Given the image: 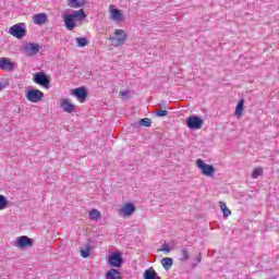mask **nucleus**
I'll return each instance as SVG.
<instances>
[{"label": "nucleus", "mask_w": 279, "mask_h": 279, "mask_svg": "<svg viewBox=\"0 0 279 279\" xmlns=\"http://www.w3.org/2000/svg\"><path fill=\"white\" fill-rule=\"evenodd\" d=\"M33 82L44 88H47V90L51 88V76L47 75L44 71L35 73L33 75Z\"/></svg>", "instance_id": "1"}, {"label": "nucleus", "mask_w": 279, "mask_h": 279, "mask_svg": "<svg viewBox=\"0 0 279 279\" xmlns=\"http://www.w3.org/2000/svg\"><path fill=\"white\" fill-rule=\"evenodd\" d=\"M9 34L13 36L14 38H17V40H23L25 36H27V29L25 23H17L10 27Z\"/></svg>", "instance_id": "2"}, {"label": "nucleus", "mask_w": 279, "mask_h": 279, "mask_svg": "<svg viewBox=\"0 0 279 279\" xmlns=\"http://www.w3.org/2000/svg\"><path fill=\"white\" fill-rule=\"evenodd\" d=\"M123 263H125L123 254L119 251L111 253L108 257V264L116 269L123 267Z\"/></svg>", "instance_id": "3"}, {"label": "nucleus", "mask_w": 279, "mask_h": 279, "mask_svg": "<svg viewBox=\"0 0 279 279\" xmlns=\"http://www.w3.org/2000/svg\"><path fill=\"white\" fill-rule=\"evenodd\" d=\"M114 36L110 37L109 40L114 45V47H121L125 45V40H128V34L123 29H116Z\"/></svg>", "instance_id": "4"}, {"label": "nucleus", "mask_w": 279, "mask_h": 279, "mask_svg": "<svg viewBox=\"0 0 279 279\" xmlns=\"http://www.w3.org/2000/svg\"><path fill=\"white\" fill-rule=\"evenodd\" d=\"M25 97L32 104H38V101H41L45 97V93H43L40 89L29 88L26 92Z\"/></svg>", "instance_id": "5"}, {"label": "nucleus", "mask_w": 279, "mask_h": 279, "mask_svg": "<svg viewBox=\"0 0 279 279\" xmlns=\"http://www.w3.org/2000/svg\"><path fill=\"white\" fill-rule=\"evenodd\" d=\"M15 247L19 250H29V247H34V239L22 235L16 239Z\"/></svg>", "instance_id": "6"}, {"label": "nucleus", "mask_w": 279, "mask_h": 279, "mask_svg": "<svg viewBox=\"0 0 279 279\" xmlns=\"http://www.w3.org/2000/svg\"><path fill=\"white\" fill-rule=\"evenodd\" d=\"M71 95L80 101V104H84L88 98V89L85 86L76 87L71 90Z\"/></svg>", "instance_id": "7"}, {"label": "nucleus", "mask_w": 279, "mask_h": 279, "mask_svg": "<svg viewBox=\"0 0 279 279\" xmlns=\"http://www.w3.org/2000/svg\"><path fill=\"white\" fill-rule=\"evenodd\" d=\"M186 125L190 130H202V125H204V120L199 116H190L186 119Z\"/></svg>", "instance_id": "8"}, {"label": "nucleus", "mask_w": 279, "mask_h": 279, "mask_svg": "<svg viewBox=\"0 0 279 279\" xmlns=\"http://www.w3.org/2000/svg\"><path fill=\"white\" fill-rule=\"evenodd\" d=\"M0 69L1 71H7V73H12V71L16 69V63L5 57H2L0 58Z\"/></svg>", "instance_id": "9"}, {"label": "nucleus", "mask_w": 279, "mask_h": 279, "mask_svg": "<svg viewBox=\"0 0 279 279\" xmlns=\"http://www.w3.org/2000/svg\"><path fill=\"white\" fill-rule=\"evenodd\" d=\"M40 49H43V46L36 43H28L24 46L26 56H36Z\"/></svg>", "instance_id": "10"}, {"label": "nucleus", "mask_w": 279, "mask_h": 279, "mask_svg": "<svg viewBox=\"0 0 279 279\" xmlns=\"http://www.w3.org/2000/svg\"><path fill=\"white\" fill-rule=\"evenodd\" d=\"M63 22L65 28L69 29V32H73L75 27H77V22L74 20L73 16H71V13H66L63 15Z\"/></svg>", "instance_id": "11"}, {"label": "nucleus", "mask_w": 279, "mask_h": 279, "mask_svg": "<svg viewBox=\"0 0 279 279\" xmlns=\"http://www.w3.org/2000/svg\"><path fill=\"white\" fill-rule=\"evenodd\" d=\"M121 213L124 215V217H132V215L136 213V206L134 203H126L121 208Z\"/></svg>", "instance_id": "12"}, {"label": "nucleus", "mask_w": 279, "mask_h": 279, "mask_svg": "<svg viewBox=\"0 0 279 279\" xmlns=\"http://www.w3.org/2000/svg\"><path fill=\"white\" fill-rule=\"evenodd\" d=\"M196 166L202 171L203 175H207L208 178H210V165L204 162L203 159H197Z\"/></svg>", "instance_id": "13"}, {"label": "nucleus", "mask_w": 279, "mask_h": 279, "mask_svg": "<svg viewBox=\"0 0 279 279\" xmlns=\"http://www.w3.org/2000/svg\"><path fill=\"white\" fill-rule=\"evenodd\" d=\"M110 15L112 21H117L118 23H123V21H125V19L123 17V13L119 9H111Z\"/></svg>", "instance_id": "14"}, {"label": "nucleus", "mask_w": 279, "mask_h": 279, "mask_svg": "<svg viewBox=\"0 0 279 279\" xmlns=\"http://www.w3.org/2000/svg\"><path fill=\"white\" fill-rule=\"evenodd\" d=\"M61 108H62L63 112H68L69 114H71V112H75V105L71 104V101H69V99L62 100Z\"/></svg>", "instance_id": "15"}, {"label": "nucleus", "mask_w": 279, "mask_h": 279, "mask_svg": "<svg viewBox=\"0 0 279 279\" xmlns=\"http://www.w3.org/2000/svg\"><path fill=\"white\" fill-rule=\"evenodd\" d=\"M35 25H45L47 23V13H37L33 16Z\"/></svg>", "instance_id": "16"}, {"label": "nucleus", "mask_w": 279, "mask_h": 279, "mask_svg": "<svg viewBox=\"0 0 279 279\" xmlns=\"http://www.w3.org/2000/svg\"><path fill=\"white\" fill-rule=\"evenodd\" d=\"M144 279H162L160 276H158V272L154 269V267H150L146 269L143 274Z\"/></svg>", "instance_id": "17"}, {"label": "nucleus", "mask_w": 279, "mask_h": 279, "mask_svg": "<svg viewBox=\"0 0 279 279\" xmlns=\"http://www.w3.org/2000/svg\"><path fill=\"white\" fill-rule=\"evenodd\" d=\"M133 128H151V119L143 118L140 121L134 122Z\"/></svg>", "instance_id": "18"}, {"label": "nucleus", "mask_w": 279, "mask_h": 279, "mask_svg": "<svg viewBox=\"0 0 279 279\" xmlns=\"http://www.w3.org/2000/svg\"><path fill=\"white\" fill-rule=\"evenodd\" d=\"M106 279H121V271L117 268H111L106 272Z\"/></svg>", "instance_id": "19"}, {"label": "nucleus", "mask_w": 279, "mask_h": 279, "mask_svg": "<svg viewBox=\"0 0 279 279\" xmlns=\"http://www.w3.org/2000/svg\"><path fill=\"white\" fill-rule=\"evenodd\" d=\"M70 15L74 17L76 22L84 21V19H86V13L84 12V9H80L78 11H73L72 13H70Z\"/></svg>", "instance_id": "20"}, {"label": "nucleus", "mask_w": 279, "mask_h": 279, "mask_svg": "<svg viewBox=\"0 0 279 279\" xmlns=\"http://www.w3.org/2000/svg\"><path fill=\"white\" fill-rule=\"evenodd\" d=\"M245 108V99H240L235 107V117H243V110Z\"/></svg>", "instance_id": "21"}, {"label": "nucleus", "mask_w": 279, "mask_h": 279, "mask_svg": "<svg viewBox=\"0 0 279 279\" xmlns=\"http://www.w3.org/2000/svg\"><path fill=\"white\" fill-rule=\"evenodd\" d=\"M161 265L166 269V271H169V269H171V267H173V258H171V257H163L161 259Z\"/></svg>", "instance_id": "22"}, {"label": "nucleus", "mask_w": 279, "mask_h": 279, "mask_svg": "<svg viewBox=\"0 0 279 279\" xmlns=\"http://www.w3.org/2000/svg\"><path fill=\"white\" fill-rule=\"evenodd\" d=\"M219 206L222 211L223 218L228 219V217H230V215H232V211L230 210V208H228V205L225 202H220Z\"/></svg>", "instance_id": "23"}, {"label": "nucleus", "mask_w": 279, "mask_h": 279, "mask_svg": "<svg viewBox=\"0 0 279 279\" xmlns=\"http://www.w3.org/2000/svg\"><path fill=\"white\" fill-rule=\"evenodd\" d=\"M88 215L92 221H99V219H101V211L98 209L89 210Z\"/></svg>", "instance_id": "24"}, {"label": "nucleus", "mask_w": 279, "mask_h": 279, "mask_svg": "<svg viewBox=\"0 0 279 279\" xmlns=\"http://www.w3.org/2000/svg\"><path fill=\"white\" fill-rule=\"evenodd\" d=\"M92 250H93V245H90V243L85 244V250L81 248L82 258H88V256H90Z\"/></svg>", "instance_id": "25"}, {"label": "nucleus", "mask_w": 279, "mask_h": 279, "mask_svg": "<svg viewBox=\"0 0 279 279\" xmlns=\"http://www.w3.org/2000/svg\"><path fill=\"white\" fill-rule=\"evenodd\" d=\"M69 8H84V0H69L68 1Z\"/></svg>", "instance_id": "26"}, {"label": "nucleus", "mask_w": 279, "mask_h": 279, "mask_svg": "<svg viewBox=\"0 0 279 279\" xmlns=\"http://www.w3.org/2000/svg\"><path fill=\"white\" fill-rule=\"evenodd\" d=\"M189 258H191V254L189 253V250L182 248L179 260L181 263H186V260H189Z\"/></svg>", "instance_id": "27"}, {"label": "nucleus", "mask_w": 279, "mask_h": 279, "mask_svg": "<svg viewBox=\"0 0 279 279\" xmlns=\"http://www.w3.org/2000/svg\"><path fill=\"white\" fill-rule=\"evenodd\" d=\"M75 40H76L77 47L82 48V47H86L88 45V38H86V37H76Z\"/></svg>", "instance_id": "28"}, {"label": "nucleus", "mask_w": 279, "mask_h": 279, "mask_svg": "<svg viewBox=\"0 0 279 279\" xmlns=\"http://www.w3.org/2000/svg\"><path fill=\"white\" fill-rule=\"evenodd\" d=\"M8 208V198L4 195H0V210Z\"/></svg>", "instance_id": "29"}, {"label": "nucleus", "mask_w": 279, "mask_h": 279, "mask_svg": "<svg viewBox=\"0 0 279 279\" xmlns=\"http://www.w3.org/2000/svg\"><path fill=\"white\" fill-rule=\"evenodd\" d=\"M262 174H263V168H256L252 172V178L253 180H257V178H260Z\"/></svg>", "instance_id": "30"}, {"label": "nucleus", "mask_w": 279, "mask_h": 279, "mask_svg": "<svg viewBox=\"0 0 279 279\" xmlns=\"http://www.w3.org/2000/svg\"><path fill=\"white\" fill-rule=\"evenodd\" d=\"M169 114V111L165 110V109H160L156 111V116L157 117H167Z\"/></svg>", "instance_id": "31"}, {"label": "nucleus", "mask_w": 279, "mask_h": 279, "mask_svg": "<svg viewBox=\"0 0 279 279\" xmlns=\"http://www.w3.org/2000/svg\"><path fill=\"white\" fill-rule=\"evenodd\" d=\"M161 250H162V252H166V254H169V252H171V246H169V243L165 242L161 245Z\"/></svg>", "instance_id": "32"}, {"label": "nucleus", "mask_w": 279, "mask_h": 279, "mask_svg": "<svg viewBox=\"0 0 279 279\" xmlns=\"http://www.w3.org/2000/svg\"><path fill=\"white\" fill-rule=\"evenodd\" d=\"M215 172H216L215 168L213 166H210V178H211V180H215Z\"/></svg>", "instance_id": "33"}, {"label": "nucleus", "mask_w": 279, "mask_h": 279, "mask_svg": "<svg viewBox=\"0 0 279 279\" xmlns=\"http://www.w3.org/2000/svg\"><path fill=\"white\" fill-rule=\"evenodd\" d=\"M202 263V254H199V256L196 258V265Z\"/></svg>", "instance_id": "34"}, {"label": "nucleus", "mask_w": 279, "mask_h": 279, "mask_svg": "<svg viewBox=\"0 0 279 279\" xmlns=\"http://www.w3.org/2000/svg\"><path fill=\"white\" fill-rule=\"evenodd\" d=\"M5 83H0V90H3V88H5Z\"/></svg>", "instance_id": "35"}, {"label": "nucleus", "mask_w": 279, "mask_h": 279, "mask_svg": "<svg viewBox=\"0 0 279 279\" xmlns=\"http://www.w3.org/2000/svg\"><path fill=\"white\" fill-rule=\"evenodd\" d=\"M121 95H122L123 97H125V96H128V92H121Z\"/></svg>", "instance_id": "36"}, {"label": "nucleus", "mask_w": 279, "mask_h": 279, "mask_svg": "<svg viewBox=\"0 0 279 279\" xmlns=\"http://www.w3.org/2000/svg\"><path fill=\"white\" fill-rule=\"evenodd\" d=\"M161 106H167V101L162 100Z\"/></svg>", "instance_id": "37"}]
</instances>
